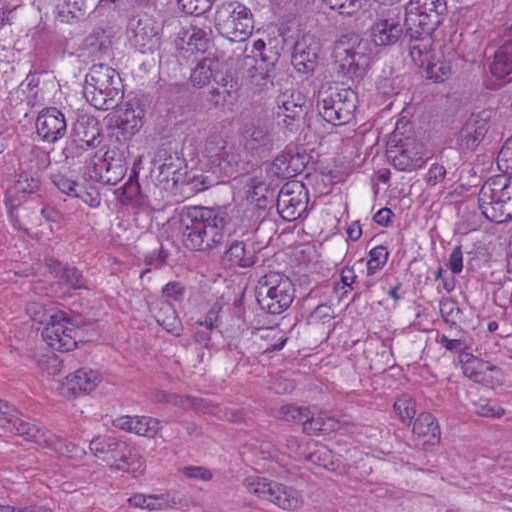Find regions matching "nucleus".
Wrapping results in <instances>:
<instances>
[{
  "instance_id": "nucleus-1",
  "label": "nucleus",
  "mask_w": 512,
  "mask_h": 512,
  "mask_svg": "<svg viewBox=\"0 0 512 512\" xmlns=\"http://www.w3.org/2000/svg\"><path fill=\"white\" fill-rule=\"evenodd\" d=\"M229 218L226 211L193 206L180 215L183 245L191 251H207L224 243Z\"/></svg>"
},
{
  "instance_id": "nucleus-2",
  "label": "nucleus",
  "mask_w": 512,
  "mask_h": 512,
  "mask_svg": "<svg viewBox=\"0 0 512 512\" xmlns=\"http://www.w3.org/2000/svg\"><path fill=\"white\" fill-rule=\"evenodd\" d=\"M83 94L96 109H113L123 96L119 74L105 64H94L86 75Z\"/></svg>"
},
{
  "instance_id": "nucleus-3",
  "label": "nucleus",
  "mask_w": 512,
  "mask_h": 512,
  "mask_svg": "<svg viewBox=\"0 0 512 512\" xmlns=\"http://www.w3.org/2000/svg\"><path fill=\"white\" fill-rule=\"evenodd\" d=\"M89 448L97 459L112 469L128 473L144 470V459L137 449L120 438L100 435L91 440Z\"/></svg>"
},
{
  "instance_id": "nucleus-4",
  "label": "nucleus",
  "mask_w": 512,
  "mask_h": 512,
  "mask_svg": "<svg viewBox=\"0 0 512 512\" xmlns=\"http://www.w3.org/2000/svg\"><path fill=\"white\" fill-rule=\"evenodd\" d=\"M479 208L486 219L504 223L512 219V179L504 175L489 178L478 194Z\"/></svg>"
},
{
  "instance_id": "nucleus-5",
  "label": "nucleus",
  "mask_w": 512,
  "mask_h": 512,
  "mask_svg": "<svg viewBox=\"0 0 512 512\" xmlns=\"http://www.w3.org/2000/svg\"><path fill=\"white\" fill-rule=\"evenodd\" d=\"M255 293L262 310L272 315H279L291 306L295 297V288L286 275L269 272L258 280Z\"/></svg>"
},
{
  "instance_id": "nucleus-6",
  "label": "nucleus",
  "mask_w": 512,
  "mask_h": 512,
  "mask_svg": "<svg viewBox=\"0 0 512 512\" xmlns=\"http://www.w3.org/2000/svg\"><path fill=\"white\" fill-rule=\"evenodd\" d=\"M367 43L358 34L343 35L334 46L335 69L339 77L361 78L368 65Z\"/></svg>"
},
{
  "instance_id": "nucleus-7",
  "label": "nucleus",
  "mask_w": 512,
  "mask_h": 512,
  "mask_svg": "<svg viewBox=\"0 0 512 512\" xmlns=\"http://www.w3.org/2000/svg\"><path fill=\"white\" fill-rule=\"evenodd\" d=\"M215 27L220 35L230 41L243 42L254 29L252 12L238 1L222 3L216 10Z\"/></svg>"
},
{
  "instance_id": "nucleus-8",
  "label": "nucleus",
  "mask_w": 512,
  "mask_h": 512,
  "mask_svg": "<svg viewBox=\"0 0 512 512\" xmlns=\"http://www.w3.org/2000/svg\"><path fill=\"white\" fill-rule=\"evenodd\" d=\"M243 485L249 493L283 510L295 511L304 504L303 495L299 490L276 481L249 476L245 478Z\"/></svg>"
},
{
  "instance_id": "nucleus-9",
  "label": "nucleus",
  "mask_w": 512,
  "mask_h": 512,
  "mask_svg": "<svg viewBox=\"0 0 512 512\" xmlns=\"http://www.w3.org/2000/svg\"><path fill=\"white\" fill-rule=\"evenodd\" d=\"M357 95L349 88L329 87L318 96L317 108L322 118L335 126L349 123L354 118Z\"/></svg>"
},
{
  "instance_id": "nucleus-10",
  "label": "nucleus",
  "mask_w": 512,
  "mask_h": 512,
  "mask_svg": "<svg viewBox=\"0 0 512 512\" xmlns=\"http://www.w3.org/2000/svg\"><path fill=\"white\" fill-rule=\"evenodd\" d=\"M432 13H435L434 10L427 8V6L411 5L409 3L406 8L404 19L406 27L405 37L409 38V54L417 66H422L429 56V49L433 44L432 33L434 31H427L426 26H422V23L417 25L419 21H416V19H422V16L426 17Z\"/></svg>"
},
{
  "instance_id": "nucleus-11",
  "label": "nucleus",
  "mask_w": 512,
  "mask_h": 512,
  "mask_svg": "<svg viewBox=\"0 0 512 512\" xmlns=\"http://www.w3.org/2000/svg\"><path fill=\"white\" fill-rule=\"evenodd\" d=\"M80 320L78 317H68L62 311L61 319H53L42 331L44 341L58 351H70L77 346Z\"/></svg>"
},
{
  "instance_id": "nucleus-12",
  "label": "nucleus",
  "mask_w": 512,
  "mask_h": 512,
  "mask_svg": "<svg viewBox=\"0 0 512 512\" xmlns=\"http://www.w3.org/2000/svg\"><path fill=\"white\" fill-rule=\"evenodd\" d=\"M308 192L300 181L286 182L277 195V211L285 221L298 219L306 210Z\"/></svg>"
},
{
  "instance_id": "nucleus-13",
  "label": "nucleus",
  "mask_w": 512,
  "mask_h": 512,
  "mask_svg": "<svg viewBox=\"0 0 512 512\" xmlns=\"http://www.w3.org/2000/svg\"><path fill=\"white\" fill-rule=\"evenodd\" d=\"M403 35L399 7H393L377 18L370 29L371 39L376 46L395 45Z\"/></svg>"
},
{
  "instance_id": "nucleus-14",
  "label": "nucleus",
  "mask_w": 512,
  "mask_h": 512,
  "mask_svg": "<svg viewBox=\"0 0 512 512\" xmlns=\"http://www.w3.org/2000/svg\"><path fill=\"white\" fill-rule=\"evenodd\" d=\"M36 129L39 137L47 143H56L67 132V122L64 114L56 107L41 110L36 119Z\"/></svg>"
},
{
  "instance_id": "nucleus-15",
  "label": "nucleus",
  "mask_w": 512,
  "mask_h": 512,
  "mask_svg": "<svg viewBox=\"0 0 512 512\" xmlns=\"http://www.w3.org/2000/svg\"><path fill=\"white\" fill-rule=\"evenodd\" d=\"M243 135L244 147L259 157L267 156L274 148L275 139L271 124L257 121L247 125Z\"/></svg>"
},
{
  "instance_id": "nucleus-16",
  "label": "nucleus",
  "mask_w": 512,
  "mask_h": 512,
  "mask_svg": "<svg viewBox=\"0 0 512 512\" xmlns=\"http://www.w3.org/2000/svg\"><path fill=\"white\" fill-rule=\"evenodd\" d=\"M101 381L100 374L90 368H80L67 375L61 383L64 396L76 397L82 393L93 391Z\"/></svg>"
},
{
  "instance_id": "nucleus-17",
  "label": "nucleus",
  "mask_w": 512,
  "mask_h": 512,
  "mask_svg": "<svg viewBox=\"0 0 512 512\" xmlns=\"http://www.w3.org/2000/svg\"><path fill=\"white\" fill-rule=\"evenodd\" d=\"M132 42L136 47L152 50L159 45L160 25L150 17L133 19L130 22Z\"/></svg>"
},
{
  "instance_id": "nucleus-18",
  "label": "nucleus",
  "mask_w": 512,
  "mask_h": 512,
  "mask_svg": "<svg viewBox=\"0 0 512 512\" xmlns=\"http://www.w3.org/2000/svg\"><path fill=\"white\" fill-rule=\"evenodd\" d=\"M320 50L319 43L306 35L297 40L292 54V64L301 73L313 72Z\"/></svg>"
},
{
  "instance_id": "nucleus-19",
  "label": "nucleus",
  "mask_w": 512,
  "mask_h": 512,
  "mask_svg": "<svg viewBox=\"0 0 512 512\" xmlns=\"http://www.w3.org/2000/svg\"><path fill=\"white\" fill-rule=\"evenodd\" d=\"M112 425L138 436L154 438L161 430V421L148 416L124 415L113 420Z\"/></svg>"
},
{
  "instance_id": "nucleus-20",
  "label": "nucleus",
  "mask_w": 512,
  "mask_h": 512,
  "mask_svg": "<svg viewBox=\"0 0 512 512\" xmlns=\"http://www.w3.org/2000/svg\"><path fill=\"white\" fill-rule=\"evenodd\" d=\"M426 161L424 145L415 140H407L399 152L392 156L391 163L399 171H412L423 166Z\"/></svg>"
},
{
  "instance_id": "nucleus-21",
  "label": "nucleus",
  "mask_w": 512,
  "mask_h": 512,
  "mask_svg": "<svg viewBox=\"0 0 512 512\" xmlns=\"http://www.w3.org/2000/svg\"><path fill=\"white\" fill-rule=\"evenodd\" d=\"M488 131V122L484 117L471 115L459 133L458 145L463 152H470L477 148Z\"/></svg>"
},
{
  "instance_id": "nucleus-22",
  "label": "nucleus",
  "mask_w": 512,
  "mask_h": 512,
  "mask_svg": "<svg viewBox=\"0 0 512 512\" xmlns=\"http://www.w3.org/2000/svg\"><path fill=\"white\" fill-rule=\"evenodd\" d=\"M459 361L464 375L472 381L483 385H490L492 382L491 374L498 370L496 366L468 352H461Z\"/></svg>"
},
{
  "instance_id": "nucleus-23",
  "label": "nucleus",
  "mask_w": 512,
  "mask_h": 512,
  "mask_svg": "<svg viewBox=\"0 0 512 512\" xmlns=\"http://www.w3.org/2000/svg\"><path fill=\"white\" fill-rule=\"evenodd\" d=\"M144 110L138 100H131L125 104V108L117 116L115 124L123 137L130 138L137 133L143 124Z\"/></svg>"
},
{
  "instance_id": "nucleus-24",
  "label": "nucleus",
  "mask_w": 512,
  "mask_h": 512,
  "mask_svg": "<svg viewBox=\"0 0 512 512\" xmlns=\"http://www.w3.org/2000/svg\"><path fill=\"white\" fill-rule=\"evenodd\" d=\"M489 71L497 79H512V40L505 41L494 52Z\"/></svg>"
},
{
  "instance_id": "nucleus-25",
  "label": "nucleus",
  "mask_w": 512,
  "mask_h": 512,
  "mask_svg": "<svg viewBox=\"0 0 512 512\" xmlns=\"http://www.w3.org/2000/svg\"><path fill=\"white\" fill-rule=\"evenodd\" d=\"M76 140L87 147H95L99 143L101 127L94 117L82 116L73 126Z\"/></svg>"
},
{
  "instance_id": "nucleus-26",
  "label": "nucleus",
  "mask_w": 512,
  "mask_h": 512,
  "mask_svg": "<svg viewBox=\"0 0 512 512\" xmlns=\"http://www.w3.org/2000/svg\"><path fill=\"white\" fill-rule=\"evenodd\" d=\"M157 323L169 333L179 335L181 328L180 320L176 314L174 307L168 301H156L150 306Z\"/></svg>"
},
{
  "instance_id": "nucleus-27",
  "label": "nucleus",
  "mask_w": 512,
  "mask_h": 512,
  "mask_svg": "<svg viewBox=\"0 0 512 512\" xmlns=\"http://www.w3.org/2000/svg\"><path fill=\"white\" fill-rule=\"evenodd\" d=\"M226 259L233 265L243 268L253 266L257 261L254 243L234 241L225 253Z\"/></svg>"
},
{
  "instance_id": "nucleus-28",
  "label": "nucleus",
  "mask_w": 512,
  "mask_h": 512,
  "mask_svg": "<svg viewBox=\"0 0 512 512\" xmlns=\"http://www.w3.org/2000/svg\"><path fill=\"white\" fill-rule=\"evenodd\" d=\"M245 65L249 66L246 71V77L250 83L261 90L267 88L268 85L273 86L274 69H270L267 65L257 61L256 56H247Z\"/></svg>"
},
{
  "instance_id": "nucleus-29",
  "label": "nucleus",
  "mask_w": 512,
  "mask_h": 512,
  "mask_svg": "<svg viewBox=\"0 0 512 512\" xmlns=\"http://www.w3.org/2000/svg\"><path fill=\"white\" fill-rule=\"evenodd\" d=\"M413 434L423 439L424 444H435L440 439L439 425L430 413H420L413 424Z\"/></svg>"
},
{
  "instance_id": "nucleus-30",
  "label": "nucleus",
  "mask_w": 512,
  "mask_h": 512,
  "mask_svg": "<svg viewBox=\"0 0 512 512\" xmlns=\"http://www.w3.org/2000/svg\"><path fill=\"white\" fill-rule=\"evenodd\" d=\"M16 435L23 437L27 441H31L40 446L52 444L53 434L49 431L39 428L33 423L16 418L14 432Z\"/></svg>"
},
{
  "instance_id": "nucleus-31",
  "label": "nucleus",
  "mask_w": 512,
  "mask_h": 512,
  "mask_svg": "<svg viewBox=\"0 0 512 512\" xmlns=\"http://www.w3.org/2000/svg\"><path fill=\"white\" fill-rule=\"evenodd\" d=\"M294 96V93H292L290 96L283 95L277 99L279 108L278 116L280 117L281 114H286L287 119H291V122H289L290 132L298 131L304 116L302 104H300Z\"/></svg>"
},
{
  "instance_id": "nucleus-32",
  "label": "nucleus",
  "mask_w": 512,
  "mask_h": 512,
  "mask_svg": "<svg viewBox=\"0 0 512 512\" xmlns=\"http://www.w3.org/2000/svg\"><path fill=\"white\" fill-rule=\"evenodd\" d=\"M409 3L411 5L427 6V8L434 10L435 13L429 14L426 16L427 18L422 16V19L418 18L417 20L419 21L417 25L422 23V26H426L427 31H435L442 23L447 11L446 0H410Z\"/></svg>"
},
{
  "instance_id": "nucleus-33",
  "label": "nucleus",
  "mask_w": 512,
  "mask_h": 512,
  "mask_svg": "<svg viewBox=\"0 0 512 512\" xmlns=\"http://www.w3.org/2000/svg\"><path fill=\"white\" fill-rule=\"evenodd\" d=\"M26 313L32 321L39 324H46V326L48 322H51L53 319L62 318V311L52 303L29 302L26 305Z\"/></svg>"
},
{
  "instance_id": "nucleus-34",
  "label": "nucleus",
  "mask_w": 512,
  "mask_h": 512,
  "mask_svg": "<svg viewBox=\"0 0 512 512\" xmlns=\"http://www.w3.org/2000/svg\"><path fill=\"white\" fill-rule=\"evenodd\" d=\"M249 186V198L258 208L265 209L268 203L273 202L275 191L265 181L254 177L251 179Z\"/></svg>"
},
{
  "instance_id": "nucleus-35",
  "label": "nucleus",
  "mask_w": 512,
  "mask_h": 512,
  "mask_svg": "<svg viewBox=\"0 0 512 512\" xmlns=\"http://www.w3.org/2000/svg\"><path fill=\"white\" fill-rule=\"evenodd\" d=\"M118 200L124 205H139L141 204L140 184L137 179V174L134 173L130 176L128 181L118 190H116Z\"/></svg>"
},
{
  "instance_id": "nucleus-36",
  "label": "nucleus",
  "mask_w": 512,
  "mask_h": 512,
  "mask_svg": "<svg viewBox=\"0 0 512 512\" xmlns=\"http://www.w3.org/2000/svg\"><path fill=\"white\" fill-rule=\"evenodd\" d=\"M429 56L421 67H426L427 78L435 82H443L452 74V66L449 61L437 60L432 62V47L429 49Z\"/></svg>"
},
{
  "instance_id": "nucleus-37",
  "label": "nucleus",
  "mask_w": 512,
  "mask_h": 512,
  "mask_svg": "<svg viewBox=\"0 0 512 512\" xmlns=\"http://www.w3.org/2000/svg\"><path fill=\"white\" fill-rule=\"evenodd\" d=\"M239 160V154L230 145L223 154L219 155L218 161L214 162L212 166L225 176H232L237 171Z\"/></svg>"
},
{
  "instance_id": "nucleus-38",
  "label": "nucleus",
  "mask_w": 512,
  "mask_h": 512,
  "mask_svg": "<svg viewBox=\"0 0 512 512\" xmlns=\"http://www.w3.org/2000/svg\"><path fill=\"white\" fill-rule=\"evenodd\" d=\"M183 163L184 159L178 156L177 153L169 154L159 166V172L164 178H171L174 183H178L181 180L182 173L180 170Z\"/></svg>"
},
{
  "instance_id": "nucleus-39",
  "label": "nucleus",
  "mask_w": 512,
  "mask_h": 512,
  "mask_svg": "<svg viewBox=\"0 0 512 512\" xmlns=\"http://www.w3.org/2000/svg\"><path fill=\"white\" fill-rule=\"evenodd\" d=\"M109 160L96 152L85 160L84 176L98 182V177L105 173Z\"/></svg>"
},
{
  "instance_id": "nucleus-40",
  "label": "nucleus",
  "mask_w": 512,
  "mask_h": 512,
  "mask_svg": "<svg viewBox=\"0 0 512 512\" xmlns=\"http://www.w3.org/2000/svg\"><path fill=\"white\" fill-rule=\"evenodd\" d=\"M52 444H47V447H50L54 449L56 452L61 454L62 456H65L70 459H82L86 451L83 447H80L79 445L72 443V442H66L63 439H60L53 435Z\"/></svg>"
},
{
  "instance_id": "nucleus-41",
  "label": "nucleus",
  "mask_w": 512,
  "mask_h": 512,
  "mask_svg": "<svg viewBox=\"0 0 512 512\" xmlns=\"http://www.w3.org/2000/svg\"><path fill=\"white\" fill-rule=\"evenodd\" d=\"M126 173V167L119 159H111L105 173L98 177V182L105 185H116Z\"/></svg>"
},
{
  "instance_id": "nucleus-42",
  "label": "nucleus",
  "mask_w": 512,
  "mask_h": 512,
  "mask_svg": "<svg viewBox=\"0 0 512 512\" xmlns=\"http://www.w3.org/2000/svg\"><path fill=\"white\" fill-rule=\"evenodd\" d=\"M229 146L219 134H211L205 141L204 154L210 164L213 165L214 162L218 161L219 155L223 154Z\"/></svg>"
},
{
  "instance_id": "nucleus-43",
  "label": "nucleus",
  "mask_w": 512,
  "mask_h": 512,
  "mask_svg": "<svg viewBox=\"0 0 512 512\" xmlns=\"http://www.w3.org/2000/svg\"><path fill=\"white\" fill-rule=\"evenodd\" d=\"M307 407H298L293 404L283 405L278 410V417L287 422L302 424L305 418L308 417Z\"/></svg>"
},
{
  "instance_id": "nucleus-44",
  "label": "nucleus",
  "mask_w": 512,
  "mask_h": 512,
  "mask_svg": "<svg viewBox=\"0 0 512 512\" xmlns=\"http://www.w3.org/2000/svg\"><path fill=\"white\" fill-rule=\"evenodd\" d=\"M369 256L370 259L367 263V274L373 275L384 267L388 260L389 252L385 246L379 245L371 249Z\"/></svg>"
},
{
  "instance_id": "nucleus-45",
  "label": "nucleus",
  "mask_w": 512,
  "mask_h": 512,
  "mask_svg": "<svg viewBox=\"0 0 512 512\" xmlns=\"http://www.w3.org/2000/svg\"><path fill=\"white\" fill-rule=\"evenodd\" d=\"M394 411L403 422L411 421L416 414L415 402L411 396L403 394L394 403Z\"/></svg>"
},
{
  "instance_id": "nucleus-46",
  "label": "nucleus",
  "mask_w": 512,
  "mask_h": 512,
  "mask_svg": "<svg viewBox=\"0 0 512 512\" xmlns=\"http://www.w3.org/2000/svg\"><path fill=\"white\" fill-rule=\"evenodd\" d=\"M252 53V56H256L257 61L267 65L270 69H275V64L278 61V54L272 50L268 51L263 40L259 39L254 42Z\"/></svg>"
},
{
  "instance_id": "nucleus-47",
  "label": "nucleus",
  "mask_w": 512,
  "mask_h": 512,
  "mask_svg": "<svg viewBox=\"0 0 512 512\" xmlns=\"http://www.w3.org/2000/svg\"><path fill=\"white\" fill-rule=\"evenodd\" d=\"M212 78V69L207 61L199 62L192 70L190 80L194 87L201 88L207 85Z\"/></svg>"
},
{
  "instance_id": "nucleus-48",
  "label": "nucleus",
  "mask_w": 512,
  "mask_h": 512,
  "mask_svg": "<svg viewBox=\"0 0 512 512\" xmlns=\"http://www.w3.org/2000/svg\"><path fill=\"white\" fill-rule=\"evenodd\" d=\"M40 187L39 177L27 172L20 173L15 182V190L20 193L32 194Z\"/></svg>"
},
{
  "instance_id": "nucleus-49",
  "label": "nucleus",
  "mask_w": 512,
  "mask_h": 512,
  "mask_svg": "<svg viewBox=\"0 0 512 512\" xmlns=\"http://www.w3.org/2000/svg\"><path fill=\"white\" fill-rule=\"evenodd\" d=\"M147 500L148 502L146 503V509L149 511L172 508L178 503L175 497H171L168 493L151 494L147 496Z\"/></svg>"
},
{
  "instance_id": "nucleus-50",
  "label": "nucleus",
  "mask_w": 512,
  "mask_h": 512,
  "mask_svg": "<svg viewBox=\"0 0 512 512\" xmlns=\"http://www.w3.org/2000/svg\"><path fill=\"white\" fill-rule=\"evenodd\" d=\"M213 0H177L180 9L189 15H201L208 11Z\"/></svg>"
},
{
  "instance_id": "nucleus-51",
  "label": "nucleus",
  "mask_w": 512,
  "mask_h": 512,
  "mask_svg": "<svg viewBox=\"0 0 512 512\" xmlns=\"http://www.w3.org/2000/svg\"><path fill=\"white\" fill-rule=\"evenodd\" d=\"M473 411L478 416L486 418H500L505 412L502 407L486 400L474 402Z\"/></svg>"
},
{
  "instance_id": "nucleus-52",
  "label": "nucleus",
  "mask_w": 512,
  "mask_h": 512,
  "mask_svg": "<svg viewBox=\"0 0 512 512\" xmlns=\"http://www.w3.org/2000/svg\"><path fill=\"white\" fill-rule=\"evenodd\" d=\"M52 182L62 193L72 197H81L78 192L80 185L75 180L58 173L52 175Z\"/></svg>"
},
{
  "instance_id": "nucleus-53",
  "label": "nucleus",
  "mask_w": 512,
  "mask_h": 512,
  "mask_svg": "<svg viewBox=\"0 0 512 512\" xmlns=\"http://www.w3.org/2000/svg\"><path fill=\"white\" fill-rule=\"evenodd\" d=\"M60 283L75 290L86 288V281L81 272L77 268L71 266H68Z\"/></svg>"
},
{
  "instance_id": "nucleus-54",
  "label": "nucleus",
  "mask_w": 512,
  "mask_h": 512,
  "mask_svg": "<svg viewBox=\"0 0 512 512\" xmlns=\"http://www.w3.org/2000/svg\"><path fill=\"white\" fill-rule=\"evenodd\" d=\"M288 150L282 151L272 162L273 174L281 178H291V171L288 170Z\"/></svg>"
},
{
  "instance_id": "nucleus-55",
  "label": "nucleus",
  "mask_w": 512,
  "mask_h": 512,
  "mask_svg": "<svg viewBox=\"0 0 512 512\" xmlns=\"http://www.w3.org/2000/svg\"><path fill=\"white\" fill-rule=\"evenodd\" d=\"M325 414H320L317 417L308 409V417L305 418L303 423V432L308 435H318L322 431V423L324 422Z\"/></svg>"
},
{
  "instance_id": "nucleus-56",
  "label": "nucleus",
  "mask_w": 512,
  "mask_h": 512,
  "mask_svg": "<svg viewBox=\"0 0 512 512\" xmlns=\"http://www.w3.org/2000/svg\"><path fill=\"white\" fill-rule=\"evenodd\" d=\"M16 418L8 404L0 400V427L8 432H14Z\"/></svg>"
},
{
  "instance_id": "nucleus-57",
  "label": "nucleus",
  "mask_w": 512,
  "mask_h": 512,
  "mask_svg": "<svg viewBox=\"0 0 512 512\" xmlns=\"http://www.w3.org/2000/svg\"><path fill=\"white\" fill-rule=\"evenodd\" d=\"M182 473L190 479L209 481L212 479V473L210 470L201 466H187L184 467Z\"/></svg>"
},
{
  "instance_id": "nucleus-58",
  "label": "nucleus",
  "mask_w": 512,
  "mask_h": 512,
  "mask_svg": "<svg viewBox=\"0 0 512 512\" xmlns=\"http://www.w3.org/2000/svg\"><path fill=\"white\" fill-rule=\"evenodd\" d=\"M185 288L180 282H169L162 288V295L167 299L178 301L183 298Z\"/></svg>"
},
{
  "instance_id": "nucleus-59",
  "label": "nucleus",
  "mask_w": 512,
  "mask_h": 512,
  "mask_svg": "<svg viewBox=\"0 0 512 512\" xmlns=\"http://www.w3.org/2000/svg\"><path fill=\"white\" fill-rule=\"evenodd\" d=\"M446 266L451 270L453 274L461 273L463 269V253L461 246H456L453 249Z\"/></svg>"
},
{
  "instance_id": "nucleus-60",
  "label": "nucleus",
  "mask_w": 512,
  "mask_h": 512,
  "mask_svg": "<svg viewBox=\"0 0 512 512\" xmlns=\"http://www.w3.org/2000/svg\"><path fill=\"white\" fill-rule=\"evenodd\" d=\"M288 160V170H292L291 177L301 173L305 168V156L299 153H293L291 150H288Z\"/></svg>"
},
{
  "instance_id": "nucleus-61",
  "label": "nucleus",
  "mask_w": 512,
  "mask_h": 512,
  "mask_svg": "<svg viewBox=\"0 0 512 512\" xmlns=\"http://www.w3.org/2000/svg\"><path fill=\"white\" fill-rule=\"evenodd\" d=\"M193 410L195 412L209 413L216 416H219V413L221 412V409L218 405L211 403L207 399L197 397L193 402Z\"/></svg>"
},
{
  "instance_id": "nucleus-62",
  "label": "nucleus",
  "mask_w": 512,
  "mask_h": 512,
  "mask_svg": "<svg viewBox=\"0 0 512 512\" xmlns=\"http://www.w3.org/2000/svg\"><path fill=\"white\" fill-rule=\"evenodd\" d=\"M45 261H46V266H47L49 273L54 278L58 279L59 282H61V280L68 268V265H64L63 263H61L60 261H58L54 258H46Z\"/></svg>"
},
{
  "instance_id": "nucleus-63",
  "label": "nucleus",
  "mask_w": 512,
  "mask_h": 512,
  "mask_svg": "<svg viewBox=\"0 0 512 512\" xmlns=\"http://www.w3.org/2000/svg\"><path fill=\"white\" fill-rule=\"evenodd\" d=\"M505 163L506 169H512V137L508 138L498 154V165Z\"/></svg>"
},
{
  "instance_id": "nucleus-64",
  "label": "nucleus",
  "mask_w": 512,
  "mask_h": 512,
  "mask_svg": "<svg viewBox=\"0 0 512 512\" xmlns=\"http://www.w3.org/2000/svg\"><path fill=\"white\" fill-rule=\"evenodd\" d=\"M188 183L193 186L195 191H203L213 185V180L208 176L200 173L194 174L188 179Z\"/></svg>"
}]
</instances>
